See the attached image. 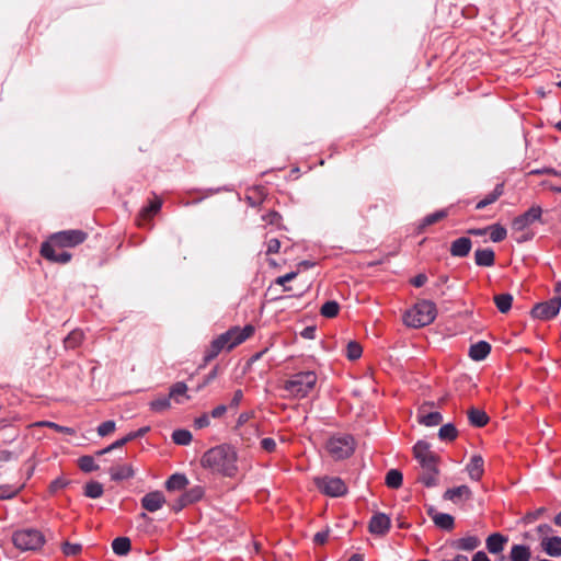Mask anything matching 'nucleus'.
Wrapping results in <instances>:
<instances>
[{
  "instance_id": "39448f33",
  "label": "nucleus",
  "mask_w": 561,
  "mask_h": 561,
  "mask_svg": "<svg viewBox=\"0 0 561 561\" xmlns=\"http://www.w3.org/2000/svg\"><path fill=\"white\" fill-rule=\"evenodd\" d=\"M13 545L21 551L37 550L44 542V535L34 528L16 530L12 536Z\"/></svg>"
},
{
  "instance_id": "9b49d317",
  "label": "nucleus",
  "mask_w": 561,
  "mask_h": 561,
  "mask_svg": "<svg viewBox=\"0 0 561 561\" xmlns=\"http://www.w3.org/2000/svg\"><path fill=\"white\" fill-rule=\"evenodd\" d=\"M55 247L56 244L53 242H44L41 247L43 257L56 263H68L71 260V254L64 250H57Z\"/></svg>"
},
{
  "instance_id": "ddd939ff",
  "label": "nucleus",
  "mask_w": 561,
  "mask_h": 561,
  "mask_svg": "<svg viewBox=\"0 0 561 561\" xmlns=\"http://www.w3.org/2000/svg\"><path fill=\"white\" fill-rule=\"evenodd\" d=\"M165 503V497L161 491H152L147 493L141 499V506L146 511L153 513L162 508Z\"/></svg>"
},
{
  "instance_id": "ea45409f",
  "label": "nucleus",
  "mask_w": 561,
  "mask_h": 561,
  "mask_svg": "<svg viewBox=\"0 0 561 561\" xmlns=\"http://www.w3.org/2000/svg\"><path fill=\"white\" fill-rule=\"evenodd\" d=\"M413 454H414V457L417 460V462L423 460V458H428V456L434 455L430 449V445L424 440H419L414 445Z\"/></svg>"
},
{
  "instance_id": "bf43d9fd",
  "label": "nucleus",
  "mask_w": 561,
  "mask_h": 561,
  "mask_svg": "<svg viewBox=\"0 0 561 561\" xmlns=\"http://www.w3.org/2000/svg\"><path fill=\"white\" fill-rule=\"evenodd\" d=\"M279 249H280V242L278 239L273 238L266 242V253L267 254L278 253Z\"/></svg>"
},
{
  "instance_id": "c756f323",
  "label": "nucleus",
  "mask_w": 561,
  "mask_h": 561,
  "mask_svg": "<svg viewBox=\"0 0 561 561\" xmlns=\"http://www.w3.org/2000/svg\"><path fill=\"white\" fill-rule=\"evenodd\" d=\"M531 557L529 547L525 545H514L511 549L512 561H529Z\"/></svg>"
},
{
  "instance_id": "20e7f679",
  "label": "nucleus",
  "mask_w": 561,
  "mask_h": 561,
  "mask_svg": "<svg viewBox=\"0 0 561 561\" xmlns=\"http://www.w3.org/2000/svg\"><path fill=\"white\" fill-rule=\"evenodd\" d=\"M325 449L334 460H343L351 457L355 450L354 437L350 434H336L331 436Z\"/></svg>"
},
{
  "instance_id": "bb28decb",
  "label": "nucleus",
  "mask_w": 561,
  "mask_h": 561,
  "mask_svg": "<svg viewBox=\"0 0 561 561\" xmlns=\"http://www.w3.org/2000/svg\"><path fill=\"white\" fill-rule=\"evenodd\" d=\"M468 419L471 425L476 427H482L488 424L489 416L488 414L480 409L471 408L468 411Z\"/></svg>"
},
{
  "instance_id": "7ed1b4c3",
  "label": "nucleus",
  "mask_w": 561,
  "mask_h": 561,
  "mask_svg": "<svg viewBox=\"0 0 561 561\" xmlns=\"http://www.w3.org/2000/svg\"><path fill=\"white\" fill-rule=\"evenodd\" d=\"M437 316L436 305L431 300L417 301L411 310L404 314V322L412 328H422L431 324Z\"/></svg>"
},
{
  "instance_id": "09e8293b",
  "label": "nucleus",
  "mask_w": 561,
  "mask_h": 561,
  "mask_svg": "<svg viewBox=\"0 0 561 561\" xmlns=\"http://www.w3.org/2000/svg\"><path fill=\"white\" fill-rule=\"evenodd\" d=\"M363 354V348L359 343L351 341L346 345V357L350 360L358 359Z\"/></svg>"
},
{
  "instance_id": "4d7b16f0",
  "label": "nucleus",
  "mask_w": 561,
  "mask_h": 561,
  "mask_svg": "<svg viewBox=\"0 0 561 561\" xmlns=\"http://www.w3.org/2000/svg\"><path fill=\"white\" fill-rule=\"evenodd\" d=\"M209 425H210V416L207 413H204L194 420V426L197 430L208 427Z\"/></svg>"
},
{
  "instance_id": "6e6552de",
  "label": "nucleus",
  "mask_w": 561,
  "mask_h": 561,
  "mask_svg": "<svg viewBox=\"0 0 561 561\" xmlns=\"http://www.w3.org/2000/svg\"><path fill=\"white\" fill-rule=\"evenodd\" d=\"M561 308V298L553 297L548 301L539 302L531 309V317L539 320H550L554 318Z\"/></svg>"
},
{
  "instance_id": "393cba45",
  "label": "nucleus",
  "mask_w": 561,
  "mask_h": 561,
  "mask_svg": "<svg viewBox=\"0 0 561 561\" xmlns=\"http://www.w3.org/2000/svg\"><path fill=\"white\" fill-rule=\"evenodd\" d=\"M188 484V479L185 474L182 473H173L167 481L165 488L168 491H179L186 488Z\"/></svg>"
},
{
  "instance_id": "e433bc0d",
  "label": "nucleus",
  "mask_w": 561,
  "mask_h": 561,
  "mask_svg": "<svg viewBox=\"0 0 561 561\" xmlns=\"http://www.w3.org/2000/svg\"><path fill=\"white\" fill-rule=\"evenodd\" d=\"M204 495V489L201 485H195L184 492L181 496L183 497V502H186L188 504H193L197 501H199Z\"/></svg>"
},
{
  "instance_id": "f257e3e1",
  "label": "nucleus",
  "mask_w": 561,
  "mask_h": 561,
  "mask_svg": "<svg viewBox=\"0 0 561 561\" xmlns=\"http://www.w3.org/2000/svg\"><path fill=\"white\" fill-rule=\"evenodd\" d=\"M238 453L229 444L217 445L204 453L201 463L203 468L222 477L233 478L238 473Z\"/></svg>"
},
{
  "instance_id": "f03ea898",
  "label": "nucleus",
  "mask_w": 561,
  "mask_h": 561,
  "mask_svg": "<svg viewBox=\"0 0 561 561\" xmlns=\"http://www.w3.org/2000/svg\"><path fill=\"white\" fill-rule=\"evenodd\" d=\"M318 376L312 370L293 374L284 383V390L295 399L306 398L316 387Z\"/></svg>"
},
{
  "instance_id": "1a4fd4ad",
  "label": "nucleus",
  "mask_w": 561,
  "mask_h": 561,
  "mask_svg": "<svg viewBox=\"0 0 561 561\" xmlns=\"http://www.w3.org/2000/svg\"><path fill=\"white\" fill-rule=\"evenodd\" d=\"M87 238V233L82 230H65L51 236L49 242L60 248L76 247L82 243Z\"/></svg>"
},
{
  "instance_id": "f8f14e48",
  "label": "nucleus",
  "mask_w": 561,
  "mask_h": 561,
  "mask_svg": "<svg viewBox=\"0 0 561 561\" xmlns=\"http://www.w3.org/2000/svg\"><path fill=\"white\" fill-rule=\"evenodd\" d=\"M391 526V520L385 513H376L371 516L368 525L369 533L377 536L386 535Z\"/></svg>"
},
{
  "instance_id": "0e129e2a",
  "label": "nucleus",
  "mask_w": 561,
  "mask_h": 561,
  "mask_svg": "<svg viewBox=\"0 0 561 561\" xmlns=\"http://www.w3.org/2000/svg\"><path fill=\"white\" fill-rule=\"evenodd\" d=\"M227 412V407L225 404H219L216 408H214L210 412L211 417L219 419Z\"/></svg>"
},
{
  "instance_id": "72a5a7b5",
  "label": "nucleus",
  "mask_w": 561,
  "mask_h": 561,
  "mask_svg": "<svg viewBox=\"0 0 561 561\" xmlns=\"http://www.w3.org/2000/svg\"><path fill=\"white\" fill-rule=\"evenodd\" d=\"M458 431L453 423L444 424L438 431L440 440L453 442L457 438Z\"/></svg>"
},
{
  "instance_id": "4c0bfd02",
  "label": "nucleus",
  "mask_w": 561,
  "mask_h": 561,
  "mask_svg": "<svg viewBox=\"0 0 561 561\" xmlns=\"http://www.w3.org/2000/svg\"><path fill=\"white\" fill-rule=\"evenodd\" d=\"M83 340V332L80 330L71 331L64 340L66 348L73 350L78 347Z\"/></svg>"
},
{
  "instance_id": "cd10ccee",
  "label": "nucleus",
  "mask_w": 561,
  "mask_h": 561,
  "mask_svg": "<svg viewBox=\"0 0 561 561\" xmlns=\"http://www.w3.org/2000/svg\"><path fill=\"white\" fill-rule=\"evenodd\" d=\"M503 192H504V184L503 183L497 184L491 193H489L484 198H482L481 201H479L477 203L476 208L483 209L486 206L493 204L503 194Z\"/></svg>"
},
{
  "instance_id": "473e14b6",
  "label": "nucleus",
  "mask_w": 561,
  "mask_h": 561,
  "mask_svg": "<svg viewBox=\"0 0 561 561\" xmlns=\"http://www.w3.org/2000/svg\"><path fill=\"white\" fill-rule=\"evenodd\" d=\"M494 304L497 310L502 313H506L511 310L513 304V296L508 293L500 294L494 296Z\"/></svg>"
},
{
  "instance_id": "de8ad7c7",
  "label": "nucleus",
  "mask_w": 561,
  "mask_h": 561,
  "mask_svg": "<svg viewBox=\"0 0 561 561\" xmlns=\"http://www.w3.org/2000/svg\"><path fill=\"white\" fill-rule=\"evenodd\" d=\"M161 206H162V202L161 199L159 198H154L153 201H151L149 203L148 206H146L142 210H141V216L145 218V219H150L152 216H154L160 209H161Z\"/></svg>"
},
{
  "instance_id": "f704fd0d",
  "label": "nucleus",
  "mask_w": 561,
  "mask_h": 561,
  "mask_svg": "<svg viewBox=\"0 0 561 561\" xmlns=\"http://www.w3.org/2000/svg\"><path fill=\"white\" fill-rule=\"evenodd\" d=\"M192 434L190 431L184 428H179L173 431L172 433V440L174 444L180 446H187L192 442Z\"/></svg>"
},
{
  "instance_id": "c9c22d12",
  "label": "nucleus",
  "mask_w": 561,
  "mask_h": 561,
  "mask_svg": "<svg viewBox=\"0 0 561 561\" xmlns=\"http://www.w3.org/2000/svg\"><path fill=\"white\" fill-rule=\"evenodd\" d=\"M403 476L397 469H391L386 474V485L390 489H399L402 485Z\"/></svg>"
},
{
  "instance_id": "c85d7f7f",
  "label": "nucleus",
  "mask_w": 561,
  "mask_h": 561,
  "mask_svg": "<svg viewBox=\"0 0 561 561\" xmlns=\"http://www.w3.org/2000/svg\"><path fill=\"white\" fill-rule=\"evenodd\" d=\"M438 469L421 470L419 481L427 488H433L438 484Z\"/></svg>"
},
{
  "instance_id": "3c124183",
  "label": "nucleus",
  "mask_w": 561,
  "mask_h": 561,
  "mask_svg": "<svg viewBox=\"0 0 561 561\" xmlns=\"http://www.w3.org/2000/svg\"><path fill=\"white\" fill-rule=\"evenodd\" d=\"M36 426H47L49 428H53L56 432L72 435L75 434V430L71 427L62 426L57 423L50 422V421H41L35 423Z\"/></svg>"
},
{
  "instance_id": "e2e57ef3",
  "label": "nucleus",
  "mask_w": 561,
  "mask_h": 561,
  "mask_svg": "<svg viewBox=\"0 0 561 561\" xmlns=\"http://www.w3.org/2000/svg\"><path fill=\"white\" fill-rule=\"evenodd\" d=\"M427 282V276L423 273H420L417 275H415L412 279H411V284L414 286V287H422L425 283Z\"/></svg>"
},
{
  "instance_id": "a211bd4d",
  "label": "nucleus",
  "mask_w": 561,
  "mask_h": 561,
  "mask_svg": "<svg viewBox=\"0 0 561 561\" xmlns=\"http://www.w3.org/2000/svg\"><path fill=\"white\" fill-rule=\"evenodd\" d=\"M472 492L468 485H459L453 489L446 490L443 497L448 501L457 502L458 500H469Z\"/></svg>"
},
{
  "instance_id": "2eb2a0df",
  "label": "nucleus",
  "mask_w": 561,
  "mask_h": 561,
  "mask_svg": "<svg viewBox=\"0 0 561 561\" xmlns=\"http://www.w3.org/2000/svg\"><path fill=\"white\" fill-rule=\"evenodd\" d=\"M483 466H484V460H483L482 456L473 455L471 457L469 463L467 465V471H468L469 477L474 481H479L482 478L483 472H484Z\"/></svg>"
},
{
  "instance_id": "603ef678",
  "label": "nucleus",
  "mask_w": 561,
  "mask_h": 561,
  "mask_svg": "<svg viewBox=\"0 0 561 561\" xmlns=\"http://www.w3.org/2000/svg\"><path fill=\"white\" fill-rule=\"evenodd\" d=\"M62 553L67 557H76L82 551L80 543L64 542L61 546Z\"/></svg>"
},
{
  "instance_id": "58836bf2",
  "label": "nucleus",
  "mask_w": 561,
  "mask_h": 561,
  "mask_svg": "<svg viewBox=\"0 0 561 561\" xmlns=\"http://www.w3.org/2000/svg\"><path fill=\"white\" fill-rule=\"evenodd\" d=\"M103 492V485L98 481H90L84 486V495L90 499H99Z\"/></svg>"
},
{
  "instance_id": "f3484780",
  "label": "nucleus",
  "mask_w": 561,
  "mask_h": 561,
  "mask_svg": "<svg viewBox=\"0 0 561 561\" xmlns=\"http://www.w3.org/2000/svg\"><path fill=\"white\" fill-rule=\"evenodd\" d=\"M111 479L113 481H123L134 477L135 472L131 465H117L110 469Z\"/></svg>"
},
{
  "instance_id": "774afa93",
  "label": "nucleus",
  "mask_w": 561,
  "mask_h": 561,
  "mask_svg": "<svg viewBox=\"0 0 561 561\" xmlns=\"http://www.w3.org/2000/svg\"><path fill=\"white\" fill-rule=\"evenodd\" d=\"M472 561H491L484 551H478L472 557Z\"/></svg>"
},
{
  "instance_id": "a18cd8bd",
  "label": "nucleus",
  "mask_w": 561,
  "mask_h": 561,
  "mask_svg": "<svg viewBox=\"0 0 561 561\" xmlns=\"http://www.w3.org/2000/svg\"><path fill=\"white\" fill-rule=\"evenodd\" d=\"M78 466L83 472H92L99 469V466L95 463V460L92 456H81L78 459Z\"/></svg>"
},
{
  "instance_id": "6e6d98bb",
  "label": "nucleus",
  "mask_w": 561,
  "mask_h": 561,
  "mask_svg": "<svg viewBox=\"0 0 561 561\" xmlns=\"http://www.w3.org/2000/svg\"><path fill=\"white\" fill-rule=\"evenodd\" d=\"M437 456H428V458H423V460L419 461V465L421 467V470H430V469H437Z\"/></svg>"
},
{
  "instance_id": "5fc2aeb1",
  "label": "nucleus",
  "mask_w": 561,
  "mask_h": 561,
  "mask_svg": "<svg viewBox=\"0 0 561 561\" xmlns=\"http://www.w3.org/2000/svg\"><path fill=\"white\" fill-rule=\"evenodd\" d=\"M115 426H116V424L114 421H112V420L105 421L98 426V434L101 437H104V436L108 435L110 433L114 432Z\"/></svg>"
},
{
  "instance_id": "680f3d73",
  "label": "nucleus",
  "mask_w": 561,
  "mask_h": 561,
  "mask_svg": "<svg viewBox=\"0 0 561 561\" xmlns=\"http://www.w3.org/2000/svg\"><path fill=\"white\" fill-rule=\"evenodd\" d=\"M328 538H329L328 530L319 531L314 535L313 542L316 545H324L328 541Z\"/></svg>"
},
{
  "instance_id": "2f4dec72",
  "label": "nucleus",
  "mask_w": 561,
  "mask_h": 561,
  "mask_svg": "<svg viewBox=\"0 0 561 561\" xmlns=\"http://www.w3.org/2000/svg\"><path fill=\"white\" fill-rule=\"evenodd\" d=\"M447 216V211L442 209L425 216L417 226V232H422L426 227L436 224Z\"/></svg>"
},
{
  "instance_id": "b1692460",
  "label": "nucleus",
  "mask_w": 561,
  "mask_h": 561,
  "mask_svg": "<svg viewBox=\"0 0 561 561\" xmlns=\"http://www.w3.org/2000/svg\"><path fill=\"white\" fill-rule=\"evenodd\" d=\"M443 421V415L438 411L427 412L424 410H420L419 412V423L425 426H436L440 424Z\"/></svg>"
},
{
  "instance_id": "0eeeda50",
  "label": "nucleus",
  "mask_w": 561,
  "mask_h": 561,
  "mask_svg": "<svg viewBox=\"0 0 561 561\" xmlns=\"http://www.w3.org/2000/svg\"><path fill=\"white\" fill-rule=\"evenodd\" d=\"M254 333V327L251 324H247L244 328L233 327L220 334V336L225 337V347L227 351L232 350L239 344L243 343L247 339H249Z\"/></svg>"
},
{
  "instance_id": "69168bd1",
  "label": "nucleus",
  "mask_w": 561,
  "mask_h": 561,
  "mask_svg": "<svg viewBox=\"0 0 561 561\" xmlns=\"http://www.w3.org/2000/svg\"><path fill=\"white\" fill-rule=\"evenodd\" d=\"M243 399V392L241 389L234 391L233 397L230 401L231 408H237Z\"/></svg>"
},
{
  "instance_id": "8fccbe9b",
  "label": "nucleus",
  "mask_w": 561,
  "mask_h": 561,
  "mask_svg": "<svg viewBox=\"0 0 561 561\" xmlns=\"http://www.w3.org/2000/svg\"><path fill=\"white\" fill-rule=\"evenodd\" d=\"M136 438V435L134 434H127L126 436H124L123 438L121 439H117L116 442L112 443L110 446H107L106 448L98 451V455H104L106 453H110L112 451L113 449H116V448H121L123 447L124 445H126L128 442L133 440Z\"/></svg>"
},
{
  "instance_id": "6ab92c4d",
  "label": "nucleus",
  "mask_w": 561,
  "mask_h": 561,
  "mask_svg": "<svg viewBox=\"0 0 561 561\" xmlns=\"http://www.w3.org/2000/svg\"><path fill=\"white\" fill-rule=\"evenodd\" d=\"M490 352L491 345L485 341H479L470 346L469 356L471 359L480 362L486 358Z\"/></svg>"
},
{
  "instance_id": "052dcab7",
  "label": "nucleus",
  "mask_w": 561,
  "mask_h": 561,
  "mask_svg": "<svg viewBox=\"0 0 561 561\" xmlns=\"http://www.w3.org/2000/svg\"><path fill=\"white\" fill-rule=\"evenodd\" d=\"M68 484V481L62 478H57L50 483V491L56 492L64 489Z\"/></svg>"
},
{
  "instance_id": "7c9ffc66",
  "label": "nucleus",
  "mask_w": 561,
  "mask_h": 561,
  "mask_svg": "<svg viewBox=\"0 0 561 561\" xmlns=\"http://www.w3.org/2000/svg\"><path fill=\"white\" fill-rule=\"evenodd\" d=\"M131 548L130 539L127 537H117L112 541L113 552L117 556H126Z\"/></svg>"
},
{
  "instance_id": "a878e982",
  "label": "nucleus",
  "mask_w": 561,
  "mask_h": 561,
  "mask_svg": "<svg viewBox=\"0 0 561 561\" xmlns=\"http://www.w3.org/2000/svg\"><path fill=\"white\" fill-rule=\"evenodd\" d=\"M432 519L438 528L443 530H451L455 526V519L450 514L447 513H435L432 515Z\"/></svg>"
},
{
  "instance_id": "a19ab883",
  "label": "nucleus",
  "mask_w": 561,
  "mask_h": 561,
  "mask_svg": "<svg viewBox=\"0 0 561 561\" xmlns=\"http://www.w3.org/2000/svg\"><path fill=\"white\" fill-rule=\"evenodd\" d=\"M149 407H150V410L153 412L165 411L171 407V397L169 394L159 397V398L152 400L149 403Z\"/></svg>"
},
{
  "instance_id": "dca6fc26",
  "label": "nucleus",
  "mask_w": 561,
  "mask_h": 561,
  "mask_svg": "<svg viewBox=\"0 0 561 561\" xmlns=\"http://www.w3.org/2000/svg\"><path fill=\"white\" fill-rule=\"evenodd\" d=\"M507 542V537L500 533L491 534L486 538V549L492 554H497L503 551L504 545Z\"/></svg>"
},
{
  "instance_id": "c03bdc74",
  "label": "nucleus",
  "mask_w": 561,
  "mask_h": 561,
  "mask_svg": "<svg viewBox=\"0 0 561 561\" xmlns=\"http://www.w3.org/2000/svg\"><path fill=\"white\" fill-rule=\"evenodd\" d=\"M24 488V483L20 485H2L0 486V500H11L16 496Z\"/></svg>"
},
{
  "instance_id": "864d4df0",
  "label": "nucleus",
  "mask_w": 561,
  "mask_h": 561,
  "mask_svg": "<svg viewBox=\"0 0 561 561\" xmlns=\"http://www.w3.org/2000/svg\"><path fill=\"white\" fill-rule=\"evenodd\" d=\"M298 275L297 272H289L285 275H282V276H278L276 279H275V284L279 285V286H283L284 287V290L285 291H289L291 290V287L289 286H286V284H288V282L293 280L294 278H296Z\"/></svg>"
},
{
  "instance_id": "aec40b11",
  "label": "nucleus",
  "mask_w": 561,
  "mask_h": 561,
  "mask_svg": "<svg viewBox=\"0 0 561 561\" xmlns=\"http://www.w3.org/2000/svg\"><path fill=\"white\" fill-rule=\"evenodd\" d=\"M474 262L478 266L490 267L495 263V253L492 249H478L474 252Z\"/></svg>"
},
{
  "instance_id": "9d476101",
  "label": "nucleus",
  "mask_w": 561,
  "mask_h": 561,
  "mask_svg": "<svg viewBox=\"0 0 561 561\" xmlns=\"http://www.w3.org/2000/svg\"><path fill=\"white\" fill-rule=\"evenodd\" d=\"M542 209L540 206H531L527 211L514 218L512 227L516 231H523L535 221L540 220Z\"/></svg>"
},
{
  "instance_id": "5701e85b",
  "label": "nucleus",
  "mask_w": 561,
  "mask_h": 561,
  "mask_svg": "<svg viewBox=\"0 0 561 561\" xmlns=\"http://www.w3.org/2000/svg\"><path fill=\"white\" fill-rule=\"evenodd\" d=\"M542 549L550 557L561 556V537L554 536L542 540Z\"/></svg>"
},
{
  "instance_id": "4468645a",
  "label": "nucleus",
  "mask_w": 561,
  "mask_h": 561,
  "mask_svg": "<svg viewBox=\"0 0 561 561\" xmlns=\"http://www.w3.org/2000/svg\"><path fill=\"white\" fill-rule=\"evenodd\" d=\"M471 248V239L468 237H460L451 242L449 252L454 257H465L470 253Z\"/></svg>"
},
{
  "instance_id": "49530a36",
  "label": "nucleus",
  "mask_w": 561,
  "mask_h": 561,
  "mask_svg": "<svg viewBox=\"0 0 561 561\" xmlns=\"http://www.w3.org/2000/svg\"><path fill=\"white\" fill-rule=\"evenodd\" d=\"M488 229L490 230V239L493 242H501L506 238L507 231L500 224H494Z\"/></svg>"
},
{
  "instance_id": "13d9d810",
  "label": "nucleus",
  "mask_w": 561,
  "mask_h": 561,
  "mask_svg": "<svg viewBox=\"0 0 561 561\" xmlns=\"http://www.w3.org/2000/svg\"><path fill=\"white\" fill-rule=\"evenodd\" d=\"M276 442L274 438L266 437L261 440V447L267 453H274L276 450Z\"/></svg>"
},
{
  "instance_id": "37998d69",
  "label": "nucleus",
  "mask_w": 561,
  "mask_h": 561,
  "mask_svg": "<svg viewBox=\"0 0 561 561\" xmlns=\"http://www.w3.org/2000/svg\"><path fill=\"white\" fill-rule=\"evenodd\" d=\"M339 310L340 305L335 300H329L322 305L320 314L324 318H334L337 316Z\"/></svg>"
},
{
  "instance_id": "4be33fe9",
  "label": "nucleus",
  "mask_w": 561,
  "mask_h": 561,
  "mask_svg": "<svg viewBox=\"0 0 561 561\" xmlns=\"http://www.w3.org/2000/svg\"><path fill=\"white\" fill-rule=\"evenodd\" d=\"M226 350L225 347V337L218 335L216 339H214L209 345V347L205 351L204 354V362L208 363L213 359H215L221 351Z\"/></svg>"
},
{
  "instance_id": "79ce46f5",
  "label": "nucleus",
  "mask_w": 561,
  "mask_h": 561,
  "mask_svg": "<svg viewBox=\"0 0 561 561\" xmlns=\"http://www.w3.org/2000/svg\"><path fill=\"white\" fill-rule=\"evenodd\" d=\"M187 391V386L183 381H178L173 386H171L169 396L171 399H174L176 403H182L183 401L180 399L181 397H184Z\"/></svg>"
},
{
  "instance_id": "423d86ee",
  "label": "nucleus",
  "mask_w": 561,
  "mask_h": 561,
  "mask_svg": "<svg viewBox=\"0 0 561 561\" xmlns=\"http://www.w3.org/2000/svg\"><path fill=\"white\" fill-rule=\"evenodd\" d=\"M313 481L321 493L331 497H340L347 492L345 482L339 477H317Z\"/></svg>"
},
{
  "instance_id": "412c9836",
  "label": "nucleus",
  "mask_w": 561,
  "mask_h": 561,
  "mask_svg": "<svg viewBox=\"0 0 561 561\" xmlns=\"http://www.w3.org/2000/svg\"><path fill=\"white\" fill-rule=\"evenodd\" d=\"M481 541L477 536H466L454 540L451 546L457 550L473 551L480 546Z\"/></svg>"
},
{
  "instance_id": "338daca9",
  "label": "nucleus",
  "mask_w": 561,
  "mask_h": 561,
  "mask_svg": "<svg viewBox=\"0 0 561 561\" xmlns=\"http://www.w3.org/2000/svg\"><path fill=\"white\" fill-rule=\"evenodd\" d=\"M545 512V508L543 507H540L534 512H530L528 513L526 516H525V519L526 522L528 523H531V522H535L536 519H538L541 514Z\"/></svg>"
}]
</instances>
